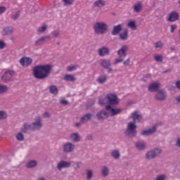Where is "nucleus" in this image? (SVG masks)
I'll use <instances>...</instances> for the list:
<instances>
[{
	"mask_svg": "<svg viewBox=\"0 0 180 180\" xmlns=\"http://www.w3.org/2000/svg\"><path fill=\"white\" fill-rule=\"evenodd\" d=\"M53 66L51 65H37L34 68V77L37 79H44L50 75Z\"/></svg>",
	"mask_w": 180,
	"mask_h": 180,
	"instance_id": "nucleus-1",
	"label": "nucleus"
},
{
	"mask_svg": "<svg viewBox=\"0 0 180 180\" xmlns=\"http://www.w3.org/2000/svg\"><path fill=\"white\" fill-rule=\"evenodd\" d=\"M43 124H41V118L40 117H37L35 118V122L32 124H25L24 128L22 131L24 133H26V130H39V129H41Z\"/></svg>",
	"mask_w": 180,
	"mask_h": 180,
	"instance_id": "nucleus-2",
	"label": "nucleus"
},
{
	"mask_svg": "<svg viewBox=\"0 0 180 180\" xmlns=\"http://www.w3.org/2000/svg\"><path fill=\"white\" fill-rule=\"evenodd\" d=\"M96 34H103L108 32V25L103 22H98L94 25Z\"/></svg>",
	"mask_w": 180,
	"mask_h": 180,
	"instance_id": "nucleus-3",
	"label": "nucleus"
},
{
	"mask_svg": "<svg viewBox=\"0 0 180 180\" xmlns=\"http://www.w3.org/2000/svg\"><path fill=\"white\" fill-rule=\"evenodd\" d=\"M127 50H129V46H127V45H124L117 51L118 58L115 60L114 63L115 65L119 64V63H123V61H124V58H126V56H127V54H126Z\"/></svg>",
	"mask_w": 180,
	"mask_h": 180,
	"instance_id": "nucleus-4",
	"label": "nucleus"
},
{
	"mask_svg": "<svg viewBox=\"0 0 180 180\" xmlns=\"http://www.w3.org/2000/svg\"><path fill=\"white\" fill-rule=\"evenodd\" d=\"M136 129L137 125H136L134 122H129L127 125V129L125 131L126 136H128V137H134L137 134Z\"/></svg>",
	"mask_w": 180,
	"mask_h": 180,
	"instance_id": "nucleus-5",
	"label": "nucleus"
},
{
	"mask_svg": "<svg viewBox=\"0 0 180 180\" xmlns=\"http://www.w3.org/2000/svg\"><path fill=\"white\" fill-rule=\"evenodd\" d=\"M105 99L107 101V103H108V105L110 106L118 105L119 102H120V100L117 98V95L115 94H108L106 96Z\"/></svg>",
	"mask_w": 180,
	"mask_h": 180,
	"instance_id": "nucleus-6",
	"label": "nucleus"
},
{
	"mask_svg": "<svg viewBox=\"0 0 180 180\" xmlns=\"http://www.w3.org/2000/svg\"><path fill=\"white\" fill-rule=\"evenodd\" d=\"M15 75V71L13 70H7L1 77V79L4 82H9L12 79V77Z\"/></svg>",
	"mask_w": 180,
	"mask_h": 180,
	"instance_id": "nucleus-7",
	"label": "nucleus"
},
{
	"mask_svg": "<svg viewBox=\"0 0 180 180\" xmlns=\"http://www.w3.org/2000/svg\"><path fill=\"white\" fill-rule=\"evenodd\" d=\"M106 110H108L109 115L111 116H116V115H119L120 113H122V108H113L110 105H106L105 106Z\"/></svg>",
	"mask_w": 180,
	"mask_h": 180,
	"instance_id": "nucleus-8",
	"label": "nucleus"
},
{
	"mask_svg": "<svg viewBox=\"0 0 180 180\" xmlns=\"http://www.w3.org/2000/svg\"><path fill=\"white\" fill-rule=\"evenodd\" d=\"M161 153V149L157 148L155 150H152L150 152H148L146 153V158L148 160H153V158H155L158 154H160Z\"/></svg>",
	"mask_w": 180,
	"mask_h": 180,
	"instance_id": "nucleus-9",
	"label": "nucleus"
},
{
	"mask_svg": "<svg viewBox=\"0 0 180 180\" xmlns=\"http://www.w3.org/2000/svg\"><path fill=\"white\" fill-rule=\"evenodd\" d=\"M96 117L98 120L108 119V117H109V111L107 110H103L96 115Z\"/></svg>",
	"mask_w": 180,
	"mask_h": 180,
	"instance_id": "nucleus-10",
	"label": "nucleus"
},
{
	"mask_svg": "<svg viewBox=\"0 0 180 180\" xmlns=\"http://www.w3.org/2000/svg\"><path fill=\"white\" fill-rule=\"evenodd\" d=\"M179 19V13L176 11H173L169 14L167 20L169 22H176Z\"/></svg>",
	"mask_w": 180,
	"mask_h": 180,
	"instance_id": "nucleus-11",
	"label": "nucleus"
},
{
	"mask_svg": "<svg viewBox=\"0 0 180 180\" xmlns=\"http://www.w3.org/2000/svg\"><path fill=\"white\" fill-rule=\"evenodd\" d=\"M20 64H21V65L25 68L29 67V65H30V64H32V58H22L20 60Z\"/></svg>",
	"mask_w": 180,
	"mask_h": 180,
	"instance_id": "nucleus-12",
	"label": "nucleus"
},
{
	"mask_svg": "<svg viewBox=\"0 0 180 180\" xmlns=\"http://www.w3.org/2000/svg\"><path fill=\"white\" fill-rule=\"evenodd\" d=\"M75 146L71 143H68L63 146V151L65 153H71L74 150Z\"/></svg>",
	"mask_w": 180,
	"mask_h": 180,
	"instance_id": "nucleus-13",
	"label": "nucleus"
},
{
	"mask_svg": "<svg viewBox=\"0 0 180 180\" xmlns=\"http://www.w3.org/2000/svg\"><path fill=\"white\" fill-rule=\"evenodd\" d=\"M13 33V27H4L1 31L2 36H8L9 34H12Z\"/></svg>",
	"mask_w": 180,
	"mask_h": 180,
	"instance_id": "nucleus-14",
	"label": "nucleus"
},
{
	"mask_svg": "<svg viewBox=\"0 0 180 180\" xmlns=\"http://www.w3.org/2000/svg\"><path fill=\"white\" fill-rule=\"evenodd\" d=\"M134 11L136 12V13H139V12H141V11H143V3H141V1H137L134 5Z\"/></svg>",
	"mask_w": 180,
	"mask_h": 180,
	"instance_id": "nucleus-15",
	"label": "nucleus"
},
{
	"mask_svg": "<svg viewBox=\"0 0 180 180\" xmlns=\"http://www.w3.org/2000/svg\"><path fill=\"white\" fill-rule=\"evenodd\" d=\"M155 130H157V126H153V128L149 129L148 130H144L142 131V136H150L153 133H155Z\"/></svg>",
	"mask_w": 180,
	"mask_h": 180,
	"instance_id": "nucleus-16",
	"label": "nucleus"
},
{
	"mask_svg": "<svg viewBox=\"0 0 180 180\" xmlns=\"http://www.w3.org/2000/svg\"><path fill=\"white\" fill-rule=\"evenodd\" d=\"M70 166H71V162L62 161L58 164V169H59V171H61L63 168H69Z\"/></svg>",
	"mask_w": 180,
	"mask_h": 180,
	"instance_id": "nucleus-17",
	"label": "nucleus"
},
{
	"mask_svg": "<svg viewBox=\"0 0 180 180\" xmlns=\"http://www.w3.org/2000/svg\"><path fill=\"white\" fill-rule=\"evenodd\" d=\"M157 101H164L167 98L165 91L160 90L155 96Z\"/></svg>",
	"mask_w": 180,
	"mask_h": 180,
	"instance_id": "nucleus-18",
	"label": "nucleus"
},
{
	"mask_svg": "<svg viewBox=\"0 0 180 180\" xmlns=\"http://www.w3.org/2000/svg\"><path fill=\"white\" fill-rule=\"evenodd\" d=\"M50 36L42 37L35 42V46H41L46 43V40H50Z\"/></svg>",
	"mask_w": 180,
	"mask_h": 180,
	"instance_id": "nucleus-19",
	"label": "nucleus"
},
{
	"mask_svg": "<svg viewBox=\"0 0 180 180\" xmlns=\"http://www.w3.org/2000/svg\"><path fill=\"white\" fill-rule=\"evenodd\" d=\"M106 5V1L105 0H96L94 3V6L96 8H103V6H105Z\"/></svg>",
	"mask_w": 180,
	"mask_h": 180,
	"instance_id": "nucleus-20",
	"label": "nucleus"
},
{
	"mask_svg": "<svg viewBox=\"0 0 180 180\" xmlns=\"http://www.w3.org/2000/svg\"><path fill=\"white\" fill-rule=\"evenodd\" d=\"M160 88V84L157 82L152 83L148 86V91L150 92H154L155 91H157Z\"/></svg>",
	"mask_w": 180,
	"mask_h": 180,
	"instance_id": "nucleus-21",
	"label": "nucleus"
},
{
	"mask_svg": "<svg viewBox=\"0 0 180 180\" xmlns=\"http://www.w3.org/2000/svg\"><path fill=\"white\" fill-rule=\"evenodd\" d=\"M98 54L101 57H103V56H106V54H109V49L106 47H102L98 50Z\"/></svg>",
	"mask_w": 180,
	"mask_h": 180,
	"instance_id": "nucleus-22",
	"label": "nucleus"
},
{
	"mask_svg": "<svg viewBox=\"0 0 180 180\" xmlns=\"http://www.w3.org/2000/svg\"><path fill=\"white\" fill-rule=\"evenodd\" d=\"M121 30H122V25H118L115 26L112 31V36H116V34H119Z\"/></svg>",
	"mask_w": 180,
	"mask_h": 180,
	"instance_id": "nucleus-23",
	"label": "nucleus"
},
{
	"mask_svg": "<svg viewBox=\"0 0 180 180\" xmlns=\"http://www.w3.org/2000/svg\"><path fill=\"white\" fill-rule=\"evenodd\" d=\"M131 118L133 119L134 122H140V120H141V115H139L137 112L134 111L131 114Z\"/></svg>",
	"mask_w": 180,
	"mask_h": 180,
	"instance_id": "nucleus-24",
	"label": "nucleus"
},
{
	"mask_svg": "<svg viewBox=\"0 0 180 180\" xmlns=\"http://www.w3.org/2000/svg\"><path fill=\"white\" fill-rule=\"evenodd\" d=\"M128 27L131 29V30H137V25H136V21L134 20H129L127 24Z\"/></svg>",
	"mask_w": 180,
	"mask_h": 180,
	"instance_id": "nucleus-25",
	"label": "nucleus"
},
{
	"mask_svg": "<svg viewBox=\"0 0 180 180\" xmlns=\"http://www.w3.org/2000/svg\"><path fill=\"white\" fill-rule=\"evenodd\" d=\"M64 81H70V82H74L75 81V77L72 75H65L63 77Z\"/></svg>",
	"mask_w": 180,
	"mask_h": 180,
	"instance_id": "nucleus-26",
	"label": "nucleus"
},
{
	"mask_svg": "<svg viewBox=\"0 0 180 180\" xmlns=\"http://www.w3.org/2000/svg\"><path fill=\"white\" fill-rule=\"evenodd\" d=\"M101 65L104 68H109L110 67V60H106L103 59L101 60Z\"/></svg>",
	"mask_w": 180,
	"mask_h": 180,
	"instance_id": "nucleus-27",
	"label": "nucleus"
},
{
	"mask_svg": "<svg viewBox=\"0 0 180 180\" xmlns=\"http://www.w3.org/2000/svg\"><path fill=\"white\" fill-rule=\"evenodd\" d=\"M91 117H92V114L88 113V114L85 115L84 116H83L80 120H81L82 123H85L86 122H88V120H89L91 119Z\"/></svg>",
	"mask_w": 180,
	"mask_h": 180,
	"instance_id": "nucleus-28",
	"label": "nucleus"
},
{
	"mask_svg": "<svg viewBox=\"0 0 180 180\" xmlns=\"http://www.w3.org/2000/svg\"><path fill=\"white\" fill-rule=\"evenodd\" d=\"M50 93L53 95H57L58 94V89L57 86L52 85L49 87Z\"/></svg>",
	"mask_w": 180,
	"mask_h": 180,
	"instance_id": "nucleus-29",
	"label": "nucleus"
},
{
	"mask_svg": "<svg viewBox=\"0 0 180 180\" xmlns=\"http://www.w3.org/2000/svg\"><path fill=\"white\" fill-rule=\"evenodd\" d=\"M153 58L156 63H162L164 56H162V55H155Z\"/></svg>",
	"mask_w": 180,
	"mask_h": 180,
	"instance_id": "nucleus-30",
	"label": "nucleus"
},
{
	"mask_svg": "<svg viewBox=\"0 0 180 180\" xmlns=\"http://www.w3.org/2000/svg\"><path fill=\"white\" fill-rule=\"evenodd\" d=\"M111 155L115 158V160H119V158H120V153L119 150H112Z\"/></svg>",
	"mask_w": 180,
	"mask_h": 180,
	"instance_id": "nucleus-31",
	"label": "nucleus"
},
{
	"mask_svg": "<svg viewBox=\"0 0 180 180\" xmlns=\"http://www.w3.org/2000/svg\"><path fill=\"white\" fill-rule=\"evenodd\" d=\"M75 0H62V2L65 6H71V5H74V2Z\"/></svg>",
	"mask_w": 180,
	"mask_h": 180,
	"instance_id": "nucleus-32",
	"label": "nucleus"
},
{
	"mask_svg": "<svg viewBox=\"0 0 180 180\" xmlns=\"http://www.w3.org/2000/svg\"><path fill=\"white\" fill-rule=\"evenodd\" d=\"M101 174L103 176H108V175H109V169H108V167L106 166L103 167Z\"/></svg>",
	"mask_w": 180,
	"mask_h": 180,
	"instance_id": "nucleus-33",
	"label": "nucleus"
},
{
	"mask_svg": "<svg viewBox=\"0 0 180 180\" xmlns=\"http://www.w3.org/2000/svg\"><path fill=\"white\" fill-rule=\"evenodd\" d=\"M136 147L138 150H144L146 148V144L143 142H137L136 143Z\"/></svg>",
	"mask_w": 180,
	"mask_h": 180,
	"instance_id": "nucleus-34",
	"label": "nucleus"
},
{
	"mask_svg": "<svg viewBox=\"0 0 180 180\" xmlns=\"http://www.w3.org/2000/svg\"><path fill=\"white\" fill-rule=\"evenodd\" d=\"M107 79L108 77H106V76H101L97 79V82H98V84H105Z\"/></svg>",
	"mask_w": 180,
	"mask_h": 180,
	"instance_id": "nucleus-35",
	"label": "nucleus"
},
{
	"mask_svg": "<svg viewBox=\"0 0 180 180\" xmlns=\"http://www.w3.org/2000/svg\"><path fill=\"white\" fill-rule=\"evenodd\" d=\"M36 165H37V162L31 160L27 164V168H33V167H36Z\"/></svg>",
	"mask_w": 180,
	"mask_h": 180,
	"instance_id": "nucleus-36",
	"label": "nucleus"
},
{
	"mask_svg": "<svg viewBox=\"0 0 180 180\" xmlns=\"http://www.w3.org/2000/svg\"><path fill=\"white\" fill-rule=\"evenodd\" d=\"M120 37L121 40H127V37H128V32L127 31H125L123 33H121L120 34Z\"/></svg>",
	"mask_w": 180,
	"mask_h": 180,
	"instance_id": "nucleus-37",
	"label": "nucleus"
},
{
	"mask_svg": "<svg viewBox=\"0 0 180 180\" xmlns=\"http://www.w3.org/2000/svg\"><path fill=\"white\" fill-rule=\"evenodd\" d=\"M70 137L73 141H79V135L78 134H72Z\"/></svg>",
	"mask_w": 180,
	"mask_h": 180,
	"instance_id": "nucleus-38",
	"label": "nucleus"
},
{
	"mask_svg": "<svg viewBox=\"0 0 180 180\" xmlns=\"http://www.w3.org/2000/svg\"><path fill=\"white\" fill-rule=\"evenodd\" d=\"M163 46L164 44L161 41H158L155 43V49H162Z\"/></svg>",
	"mask_w": 180,
	"mask_h": 180,
	"instance_id": "nucleus-39",
	"label": "nucleus"
},
{
	"mask_svg": "<svg viewBox=\"0 0 180 180\" xmlns=\"http://www.w3.org/2000/svg\"><path fill=\"white\" fill-rule=\"evenodd\" d=\"M8 91V86L5 85H1L0 84V94H5Z\"/></svg>",
	"mask_w": 180,
	"mask_h": 180,
	"instance_id": "nucleus-40",
	"label": "nucleus"
},
{
	"mask_svg": "<svg viewBox=\"0 0 180 180\" xmlns=\"http://www.w3.org/2000/svg\"><path fill=\"white\" fill-rule=\"evenodd\" d=\"M46 30H47V25H44L38 29V32L39 33H43V32H46Z\"/></svg>",
	"mask_w": 180,
	"mask_h": 180,
	"instance_id": "nucleus-41",
	"label": "nucleus"
},
{
	"mask_svg": "<svg viewBox=\"0 0 180 180\" xmlns=\"http://www.w3.org/2000/svg\"><path fill=\"white\" fill-rule=\"evenodd\" d=\"M16 139L18 141H23V139H25V136L22 135V133H18L16 135Z\"/></svg>",
	"mask_w": 180,
	"mask_h": 180,
	"instance_id": "nucleus-42",
	"label": "nucleus"
},
{
	"mask_svg": "<svg viewBox=\"0 0 180 180\" xmlns=\"http://www.w3.org/2000/svg\"><path fill=\"white\" fill-rule=\"evenodd\" d=\"M8 117V115H6V112L4 111H0V120H2L3 119H6Z\"/></svg>",
	"mask_w": 180,
	"mask_h": 180,
	"instance_id": "nucleus-43",
	"label": "nucleus"
},
{
	"mask_svg": "<svg viewBox=\"0 0 180 180\" xmlns=\"http://www.w3.org/2000/svg\"><path fill=\"white\" fill-rule=\"evenodd\" d=\"M75 70H77V65H70L67 68V70L70 72L75 71Z\"/></svg>",
	"mask_w": 180,
	"mask_h": 180,
	"instance_id": "nucleus-44",
	"label": "nucleus"
},
{
	"mask_svg": "<svg viewBox=\"0 0 180 180\" xmlns=\"http://www.w3.org/2000/svg\"><path fill=\"white\" fill-rule=\"evenodd\" d=\"M176 29H178V26L176 25H172L170 26L171 33H174V32H175V30H176Z\"/></svg>",
	"mask_w": 180,
	"mask_h": 180,
	"instance_id": "nucleus-45",
	"label": "nucleus"
},
{
	"mask_svg": "<svg viewBox=\"0 0 180 180\" xmlns=\"http://www.w3.org/2000/svg\"><path fill=\"white\" fill-rule=\"evenodd\" d=\"M20 15V11H17V13H15V15H12V19H13L14 20H16V19H18V18H19Z\"/></svg>",
	"mask_w": 180,
	"mask_h": 180,
	"instance_id": "nucleus-46",
	"label": "nucleus"
},
{
	"mask_svg": "<svg viewBox=\"0 0 180 180\" xmlns=\"http://www.w3.org/2000/svg\"><path fill=\"white\" fill-rule=\"evenodd\" d=\"M86 177L87 179H91V178H92V172L91 170H87Z\"/></svg>",
	"mask_w": 180,
	"mask_h": 180,
	"instance_id": "nucleus-47",
	"label": "nucleus"
},
{
	"mask_svg": "<svg viewBox=\"0 0 180 180\" xmlns=\"http://www.w3.org/2000/svg\"><path fill=\"white\" fill-rule=\"evenodd\" d=\"M98 103L100 105H106V101L105 100V98H99Z\"/></svg>",
	"mask_w": 180,
	"mask_h": 180,
	"instance_id": "nucleus-48",
	"label": "nucleus"
},
{
	"mask_svg": "<svg viewBox=\"0 0 180 180\" xmlns=\"http://www.w3.org/2000/svg\"><path fill=\"white\" fill-rule=\"evenodd\" d=\"M165 178H166L165 175L162 174V175L158 176L155 180H165Z\"/></svg>",
	"mask_w": 180,
	"mask_h": 180,
	"instance_id": "nucleus-49",
	"label": "nucleus"
},
{
	"mask_svg": "<svg viewBox=\"0 0 180 180\" xmlns=\"http://www.w3.org/2000/svg\"><path fill=\"white\" fill-rule=\"evenodd\" d=\"M51 34L53 35L54 37H58V36H60V32L53 31L51 32Z\"/></svg>",
	"mask_w": 180,
	"mask_h": 180,
	"instance_id": "nucleus-50",
	"label": "nucleus"
},
{
	"mask_svg": "<svg viewBox=\"0 0 180 180\" xmlns=\"http://www.w3.org/2000/svg\"><path fill=\"white\" fill-rule=\"evenodd\" d=\"M5 49V42L2 40H0V50Z\"/></svg>",
	"mask_w": 180,
	"mask_h": 180,
	"instance_id": "nucleus-51",
	"label": "nucleus"
},
{
	"mask_svg": "<svg viewBox=\"0 0 180 180\" xmlns=\"http://www.w3.org/2000/svg\"><path fill=\"white\" fill-rule=\"evenodd\" d=\"M5 11H6V8H5L4 6H0V15H1V13H4V12H5Z\"/></svg>",
	"mask_w": 180,
	"mask_h": 180,
	"instance_id": "nucleus-52",
	"label": "nucleus"
},
{
	"mask_svg": "<svg viewBox=\"0 0 180 180\" xmlns=\"http://www.w3.org/2000/svg\"><path fill=\"white\" fill-rule=\"evenodd\" d=\"M124 65H130V59H127V60L124 62Z\"/></svg>",
	"mask_w": 180,
	"mask_h": 180,
	"instance_id": "nucleus-53",
	"label": "nucleus"
},
{
	"mask_svg": "<svg viewBox=\"0 0 180 180\" xmlns=\"http://www.w3.org/2000/svg\"><path fill=\"white\" fill-rule=\"evenodd\" d=\"M147 78H151V75L150 74H147L146 75H145L143 77V81H146V79H147Z\"/></svg>",
	"mask_w": 180,
	"mask_h": 180,
	"instance_id": "nucleus-54",
	"label": "nucleus"
},
{
	"mask_svg": "<svg viewBox=\"0 0 180 180\" xmlns=\"http://www.w3.org/2000/svg\"><path fill=\"white\" fill-rule=\"evenodd\" d=\"M60 103L61 105H68V101L66 100H61L60 101Z\"/></svg>",
	"mask_w": 180,
	"mask_h": 180,
	"instance_id": "nucleus-55",
	"label": "nucleus"
},
{
	"mask_svg": "<svg viewBox=\"0 0 180 180\" xmlns=\"http://www.w3.org/2000/svg\"><path fill=\"white\" fill-rule=\"evenodd\" d=\"M81 167V163L80 162H76L75 163V168H80Z\"/></svg>",
	"mask_w": 180,
	"mask_h": 180,
	"instance_id": "nucleus-56",
	"label": "nucleus"
},
{
	"mask_svg": "<svg viewBox=\"0 0 180 180\" xmlns=\"http://www.w3.org/2000/svg\"><path fill=\"white\" fill-rule=\"evenodd\" d=\"M176 88L180 89V81H178L176 82Z\"/></svg>",
	"mask_w": 180,
	"mask_h": 180,
	"instance_id": "nucleus-57",
	"label": "nucleus"
},
{
	"mask_svg": "<svg viewBox=\"0 0 180 180\" xmlns=\"http://www.w3.org/2000/svg\"><path fill=\"white\" fill-rule=\"evenodd\" d=\"M44 117H50V114L49 112H45L44 114Z\"/></svg>",
	"mask_w": 180,
	"mask_h": 180,
	"instance_id": "nucleus-58",
	"label": "nucleus"
},
{
	"mask_svg": "<svg viewBox=\"0 0 180 180\" xmlns=\"http://www.w3.org/2000/svg\"><path fill=\"white\" fill-rule=\"evenodd\" d=\"M176 146L177 147H180V138L176 141Z\"/></svg>",
	"mask_w": 180,
	"mask_h": 180,
	"instance_id": "nucleus-59",
	"label": "nucleus"
},
{
	"mask_svg": "<svg viewBox=\"0 0 180 180\" xmlns=\"http://www.w3.org/2000/svg\"><path fill=\"white\" fill-rule=\"evenodd\" d=\"M86 140H92V136H91V135L87 136Z\"/></svg>",
	"mask_w": 180,
	"mask_h": 180,
	"instance_id": "nucleus-60",
	"label": "nucleus"
},
{
	"mask_svg": "<svg viewBox=\"0 0 180 180\" xmlns=\"http://www.w3.org/2000/svg\"><path fill=\"white\" fill-rule=\"evenodd\" d=\"M76 127H79V126H81V123L80 122H77L75 124Z\"/></svg>",
	"mask_w": 180,
	"mask_h": 180,
	"instance_id": "nucleus-61",
	"label": "nucleus"
},
{
	"mask_svg": "<svg viewBox=\"0 0 180 180\" xmlns=\"http://www.w3.org/2000/svg\"><path fill=\"white\" fill-rule=\"evenodd\" d=\"M107 69L108 70V72H110L112 71V68H108Z\"/></svg>",
	"mask_w": 180,
	"mask_h": 180,
	"instance_id": "nucleus-62",
	"label": "nucleus"
},
{
	"mask_svg": "<svg viewBox=\"0 0 180 180\" xmlns=\"http://www.w3.org/2000/svg\"><path fill=\"white\" fill-rule=\"evenodd\" d=\"M178 4H179V8H180V0L178 1Z\"/></svg>",
	"mask_w": 180,
	"mask_h": 180,
	"instance_id": "nucleus-63",
	"label": "nucleus"
},
{
	"mask_svg": "<svg viewBox=\"0 0 180 180\" xmlns=\"http://www.w3.org/2000/svg\"><path fill=\"white\" fill-rule=\"evenodd\" d=\"M39 180H46V179H44L43 178H40Z\"/></svg>",
	"mask_w": 180,
	"mask_h": 180,
	"instance_id": "nucleus-64",
	"label": "nucleus"
}]
</instances>
